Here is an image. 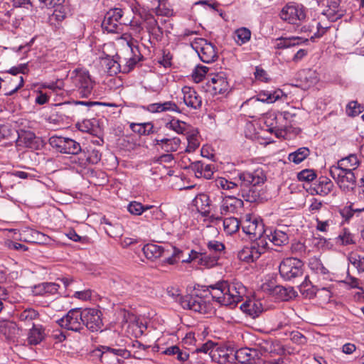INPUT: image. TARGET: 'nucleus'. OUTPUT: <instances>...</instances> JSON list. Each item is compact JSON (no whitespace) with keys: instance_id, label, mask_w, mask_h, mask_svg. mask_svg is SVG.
<instances>
[{"instance_id":"1","label":"nucleus","mask_w":364,"mask_h":364,"mask_svg":"<svg viewBox=\"0 0 364 364\" xmlns=\"http://www.w3.org/2000/svg\"><path fill=\"white\" fill-rule=\"evenodd\" d=\"M238 181H229L225 178H218L213 181L215 186L223 190L238 191V196L246 201L254 203L260 198V186L266 181V176L262 169L254 171H243L237 176Z\"/></svg>"},{"instance_id":"2","label":"nucleus","mask_w":364,"mask_h":364,"mask_svg":"<svg viewBox=\"0 0 364 364\" xmlns=\"http://www.w3.org/2000/svg\"><path fill=\"white\" fill-rule=\"evenodd\" d=\"M204 292H208L213 300L223 306H235L246 295V287L238 281L229 282L220 280L215 284L204 286Z\"/></svg>"},{"instance_id":"3","label":"nucleus","mask_w":364,"mask_h":364,"mask_svg":"<svg viewBox=\"0 0 364 364\" xmlns=\"http://www.w3.org/2000/svg\"><path fill=\"white\" fill-rule=\"evenodd\" d=\"M142 251L148 259L154 260L161 257H164V263L168 264H176L181 259L182 251L174 246L166 245V246L156 244H146Z\"/></svg>"},{"instance_id":"4","label":"nucleus","mask_w":364,"mask_h":364,"mask_svg":"<svg viewBox=\"0 0 364 364\" xmlns=\"http://www.w3.org/2000/svg\"><path fill=\"white\" fill-rule=\"evenodd\" d=\"M72 83V90L76 92L80 97H89L92 92L94 82L88 71L76 69L70 78Z\"/></svg>"},{"instance_id":"5","label":"nucleus","mask_w":364,"mask_h":364,"mask_svg":"<svg viewBox=\"0 0 364 364\" xmlns=\"http://www.w3.org/2000/svg\"><path fill=\"white\" fill-rule=\"evenodd\" d=\"M281 277L286 281H294L304 274V263L296 257L284 259L279 267Z\"/></svg>"},{"instance_id":"6","label":"nucleus","mask_w":364,"mask_h":364,"mask_svg":"<svg viewBox=\"0 0 364 364\" xmlns=\"http://www.w3.org/2000/svg\"><path fill=\"white\" fill-rule=\"evenodd\" d=\"M291 116L288 112L267 113L264 116V124L269 132L274 133L278 138L282 137L286 133V122Z\"/></svg>"},{"instance_id":"7","label":"nucleus","mask_w":364,"mask_h":364,"mask_svg":"<svg viewBox=\"0 0 364 364\" xmlns=\"http://www.w3.org/2000/svg\"><path fill=\"white\" fill-rule=\"evenodd\" d=\"M62 328L74 332H81L84 329L82 310L80 308L70 309L65 316L58 321Z\"/></svg>"},{"instance_id":"8","label":"nucleus","mask_w":364,"mask_h":364,"mask_svg":"<svg viewBox=\"0 0 364 364\" xmlns=\"http://www.w3.org/2000/svg\"><path fill=\"white\" fill-rule=\"evenodd\" d=\"M268 243L265 240L255 241L238 252L240 260L250 263L257 260L267 250Z\"/></svg>"},{"instance_id":"9","label":"nucleus","mask_w":364,"mask_h":364,"mask_svg":"<svg viewBox=\"0 0 364 364\" xmlns=\"http://www.w3.org/2000/svg\"><path fill=\"white\" fill-rule=\"evenodd\" d=\"M329 172L342 191L345 192L354 191L356 187V178L353 171H345L337 168H330Z\"/></svg>"},{"instance_id":"10","label":"nucleus","mask_w":364,"mask_h":364,"mask_svg":"<svg viewBox=\"0 0 364 364\" xmlns=\"http://www.w3.org/2000/svg\"><path fill=\"white\" fill-rule=\"evenodd\" d=\"M191 47L196 50L200 60L204 63H212L218 58L215 46L205 38H196L191 43Z\"/></svg>"},{"instance_id":"11","label":"nucleus","mask_w":364,"mask_h":364,"mask_svg":"<svg viewBox=\"0 0 364 364\" xmlns=\"http://www.w3.org/2000/svg\"><path fill=\"white\" fill-rule=\"evenodd\" d=\"M49 144L62 154L76 155L82 150L80 144L70 138L53 136L49 139Z\"/></svg>"},{"instance_id":"12","label":"nucleus","mask_w":364,"mask_h":364,"mask_svg":"<svg viewBox=\"0 0 364 364\" xmlns=\"http://www.w3.org/2000/svg\"><path fill=\"white\" fill-rule=\"evenodd\" d=\"M179 302L183 309L200 314H205L210 309V304L206 302L203 296L198 294L180 296Z\"/></svg>"},{"instance_id":"13","label":"nucleus","mask_w":364,"mask_h":364,"mask_svg":"<svg viewBox=\"0 0 364 364\" xmlns=\"http://www.w3.org/2000/svg\"><path fill=\"white\" fill-rule=\"evenodd\" d=\"M243 232L250 236L252 240L258 241L265 240L263 238L264 234L266 235L267 230H264V225L262 220L252 218L247 216L242 226Z\"/></svg>"},{"instance_id":"14","label":"nucleus","mask_w":364,"mask_h":364,"mask_svg":"<svg viewBox=\"0 0 364 364\" xmlns=\"http://www.w3.org/2000/svg\"><path fill=\"white\" fill-rule=\"evenodd\" d=\"M279 16L289 23L296 24L306 18V14L302 5L289 3L282 9Z\"/></svg>"},{"instance_id":"15","label":"nucleus","mask_w":364,"mask_h":364,"mask_svg":"<svg viewBox=\"0 0 364 364\" xmlns=\"http://www.w3.org/2000/svg\"><path fill=\"white\" fill-rule=\"evenodd\" d=\"M102 313L96 309H85L82 310L84 327L92 332L100 331L103 323Z\"/></svg>"},{"instance_id":"16","label":"nucleus","mask_w":364,"mask_h":364,"mask_svg":"<svg viewBox=\"0 0 364 364\" xmlns=\"http://www.w3.org/2000/svg\"><path fill=\"white\" fill-rule=\"evenodd\" d=\"M243 205L242 200L232 196H225L220 203V212L224 215L238 213L242 210Z\"/></svg>"},{"instance_id":"17","label":"nucleus","mask_w":364,"mask_h":364,"mask_svg":"<svg viewBox=\"0 0 364 364\" xmlns=\"http://www.w3.org/2000/svg\"><path fill=\"white\" fill-rule=\"evenodd\" d=\"M206 84L215 95L223 94L229 89V83L223 73L208 76Z\"/></svg>"},{"instance_id":"18","label":"nucleus","mask_w":364,"mask_h":364,"mask_svg":"<svg viewBox=\"0 0 364 364\" xmlns=\"http://www.w3.org/2000/svg\"><path fill=\"white\" fill-rule=\"evenodd\" d=\"M185 105L193 109H200L202 106V97L193 87L185 86L182 88Z\"/></svg>"},{"instance_id":"19","label":"nucleus","mask_w":364,"mask_h":364,"mask_svg":"<svg viewBox=\"0 0 364 364\" xmlns=\"http://www.w3.org/2000/svg\"><path fill=\"white\" fill-rule=\"evenodd\" d=\"M342 0H326L328 9L322 12L331 22L341 18L345 14V10L341 7Z\"/></svg>"},{"instance_id":"20","label":"nucleus","mask_w":364,"mask_h":364,"mask_svg":"<svg viewBox=\"0 0 364 364\" xmlns=\"http://www.w3.org/2000/svg\"><path fill=\"white\" fill-rule=\"evenodd\" d=\"M154 144L158 149L166 152H174L178 149L181 139L178 137L156 138L154 140Z\"/></svg>"},{"instance_id":"21","label":"nucleus","mask_w":364,"mask_h":364,"mask_svg":"<svg viewBox=\"0 0 364 364\" xmlns=\"http://www.w3.org/2000/svg\"><path fill=\"white\" fill-rule=\"evenodd\" d=\"M128 45L132 53V56L130 57L129 59H121L122 63H124L121 72L124 73L130 72L135 67L136 63L143 58V56L139 53L138 46H134L132 43H128Z\"/></svg>"},{"instance_id":"22","label":"nucleus","mask_w":364,"mask_h":364,"mask_svg":"<svg viewBox=\"0 0 364 364\" xmlns=\"http://www.w3.org/2000/svg\"><path fill=\"white\" fill-rule=\"evenodd\" d=\"M240 309L252 318H256L263 311V306L259 300L252 299L242 304Z\"/></svg>"},{"instance_id":"23","label":"nucleus","mask_w":364,"mask_h":364,"mask_svg":"<svg viewBox=\"0 0 364 364\" xmlns=\"http://www.w3.org/2000/svg\"><path fill=\"white\" fill-rule=\"evenodd\" d=\"M21 235L23 241L26 242L41 244L46 243L49 240V237L46 235L30 228L22 230Z\"/></svg>"},{"instance_id":"24","label":"nucleus","mask_w":364,"mask_h":364,"mask_svg":"<svg viewBox=\"0 0 364 364\" xmlns=\"http://www.w3.org/2000/svg\"><path fill=\"white\" fill-rule=\"evenodd\" d=\"M16 317L18 322L21 323V327L25 326H33L34 321L38 319L39 317V313L32 308L26 309L16 313Z\"/></svg>"},{"instance_id":"25","label":"nucleus","mask_w":364,"mask_h":364,"mask_svg":"<svg viewBox=\"0 0 364 364\" xmlns=\"http://www.w3.org/2000/svg\"><path fill=\"white\" fill-rule=\"evenodd\" d=\"M68 9L65 5L58 4L54 6V11L52 14L49 15L48 23L58 28L62 21L67 17Z\"/></svg>"},{"instance_id":"26","label":"nucleus","mask_w":364,"mask_h":364,"mask_svg":"<svg viewBox=\"0 0 364 364\" xmlns=\"http://www.w3.org/2000/svg\"><path fill=\"white\" fill-rule=\"evenodd\" d=\"M46 337L45 328L41 324H33L28 333L27 341L29 345L36 346Z\"/></svg>"},{"instance_id":"27","label":"nucleus","mask_w":364,"mask_h":364,"mask_svg":"<svg viewBox=\"0 0 364 364\" xmlns=\"http://www.w3.org/2000/svg\"><path fill=\"white\" fill-rule=\"evenodd\" d=\"M191 168L194 171L197 178H205L210 179L213 174V167L211 164H205L202 161H198L191 164Z\"/></svg>"},{"instance_id":"28","label":"nucleus","mask_w":364,"mask_h":364,"mask_svg":"<svg viewBox=\"0 0 364 364\" xmlns=\"http://www.w3.org/2000/svg\"><path fill=\"white\" fill-rule=\"evenodd\" d=\"M266 237L275 246H283L289 242V236L284 231L280 230H267Z\"/></svg>"},{"instance_id":"29","label":"nucleus","mask_w":364,"mask_h":364,"mask_svg":"<svg viewBox=\"0 0 364 364\" xmlns=\"http://www.w3.org/2000/svg\"><path fill=\"white\" fill-rule=\"evenodd\" d=\"M359 164L358 156L355 154H350L348 156L339 160L336 165H333L331 168H337L345 171H353L358 168Z\"/></svg>"},{"instance_id":"30","label":"nucleus","mask_w":364,"mask_h":364,"mask_svg":"<svg viewBox=\"0 0 364 364\" xmlns=\"http://www.w3.org/2000/svg\"><path fill=\"white\" fill-rule=\"evenodd\" d=\"M119 60L111 58L109 55H106L105 57H101V64L104 66L110 75L117 74L122 71V61L120 58L117 57Z\"/></svg>"},{"instance_id":"31","label":"nucleus","mask_w":364,"mask_h":364,"mask_svg":"<svg viewBox=\"0 0 364 364\" xmlns=\"http://www.w3.org/2000/svg\"><path fill=\"white\" fill-rule=\"evenodd\" d=\"M257 353L255 350L243 348L237 350L235 353V358L241 364H252L255 362Z\"/></svg>"},{"instance_id":"32","label":"nucleus","mask_w":364,"mask_h":364,"mask_svg":"<svg viewBox=\"0 0 364 364\" xmlns=\"http://www.w3.org/2000/svg\"><path fill=\"white\" fill-rule=\"evenodd\" d=\"M259 100L267 103H273L279 100H286L287 95L280 89L266 90L259 93Z\"/></svg>"},{"instance_id":"33","label":"nucleus","mask_w":364,"mask_h":364,"mask_svg":"<svg viewBox=\"0 0 364 364\" xmlns=\"http://www.w3.org/2000/svg\"><path fill=\"white\" fill-rule=\"evenodd\" d=\"M193 205L196 207L198 212L206 216L209 213V207L210 200L209 196L205 193H200L196 196L193 200Z\"/></svg>"},{"instance_id":"34","label":"nucleus","mask_w":364,"mask_h":364,"mask_svg":"<svg viewBox=\"0 0 364 364\" xmlns=\"http://www.w3.org/2000/svg\"><path fill=\"white\" fill-rule=\"evenodd\" d=\"M196 351L197 353L208 354L210 358L215 361L218 359V356H221L219 353V347L210 341H208L200 347H198Z\"/></svg>"},{"instance_id":"35","label":"nucleus","mask_w":364,"mask_h":364,"mask_svg":"<svg viewBox=\"0 0 364 364\" xmlns=\"http://www.w3.org/2000/svg\"><path fill=\"white\" fill-rule=\"evenodd\" d=\"M146 28L149 33L156 37L160 36L163 33L162 28L159 26L157 21L151 14H146L144 16Z\"/></svg>"},{"instance_id":"36","label":"nucleus","mask_w":364,"mask_h":364,"mask_svg":"<svg viewBox=\"0 0 364 364\" xmlns=\"http://www.w3.org/2000/svg\"><path fill=\"white\" fill-rule=\"evenodd\" d=\"M166 127L179 134L186 135L193 128L185 122L173 119L166 124Z\"/></svg>"},{"instance_id":"37","label":"nucleus","mask_w":364,"mask_h":364,"mask_svg":"<svg viewBox=\"0 0 364 364\" xmlns=\"http://www.w3.org/2000/svg\"><path fill=\"white\" fill-rule=\"evenodd\" d=\"M23 83L24 80L22 75L11 77L4 87L5 95L11 96L16 93L23 87Z\"/></svg>"},{"instance_id":"38","label":"nucleus","mask_w":364,"mask_h":364,"mask_svg":"<svg viewBox=\"0 0 364 364\" xmlns=\"http://www.w3.org/2000/svg\"><path fill=\"white\" fill-rule=\"evenodd\" d=\"M277 44L275 48L277 49H285L290 47L296 46L301 43L308 41V39L302 41L301 38L299 37H291V38H278L277 40Z\"/></svg>"},{"instance_id":"39","label":"nucleus","mask_w":364,"mask_h":364,"mask_svg":"<svg viewBox=\"0 0 364 364\" xmlns=\"http://www.w3.org/2000/svg\"><path fill=\"white\" fill-rule=\"evenodd\" d=\"M94 356L98 357L101 362L107 364H117V363L122 362L120 359L114 358L112 354L109 352L102 349V347H98L92 351Z\"/></svg>"},{"instance_id":"40","label":"nucleus","mask_w":364,"mask_h":364,"mask_svg":"<svg viewBox=\"0 0 364 364\" xmlns=\"http://www.w3.org/2000/svg\"><path fill=\"white\" fill-rule=\"evenodd\" d=\"M19 331V327L16 323L14 321H4L0 325V332L3 333L7 338L15 337Z\"/></svg>"},{"instance_id":"41","label":"nucleus","mask_w":364,"mask_h":364,"mask_svg":"<svg viewBox=\"0 0 364 364\" xmlns=\"http://www.w3.org/2000/svg\"><path fill=\"white\" fill-rule=\"evenodd\" d=\"M333 187L332 181L327 177L322 176L319 178L314 189L318 194L326 196L331 191Z\"/></svg>"},{"instance_id":"42","label":"nucleus","mask_w":364,"mask_h":364,"mask_svg":"<svg viewBox=\"0 0 364 364\" xmlns=\"http://www.w3.org/2000/svg\"><path fill=\"white\" fill-rule=\"evenodd\" d=\"M131 129L139 135H149L154 133V127L151 122L132 123Z\"/></svg>"},{"instance_id":"43","label":"nucleus","mask_w":364,"mask_h":364,"mask_svg":"<svg viewBox=\"0 0 364 364\" xmlns=\"http://www.w3.org/2000/svg\"><path fill=\"white\" fill-rule=\"evenodd\" d=\"M198 132L194 128L186 134L188 145L186 151L191 153L195 151L200 146V141L198 137Z\"/></svg>"},{"instance_id":"44","label":"nucleus","mask_w":364,"mask_h":364,"mask_svg":"<svg viewBox=\"0 0 364 364\" xmlns=\"http://www.w3.org/2000/svg\"><path fill=\"white\" fill-rule=\"evenodd\" d=\"M309 154L310 151L307 147H301L295 151L290 153L288 156V159L296 164H299L309 156Z\"/></svg>"},{"instance_id":"45","label":"nucleus","mask_w":364,"mask_h":364,"mask_svg":"<svg viewBox=\"0 0 364 364\" xmlns=\"http://www.w3.org/2000/svg\"><path fill=\"white\" fill-rule=\"evenodd\" d=\"M251 38V31L250 29L242 27L234 32V39L238 46H242L247 43Z\"/></svg>"},{"instance_id":"46","label":"nucleus","mask_w":364,"mask_h":364,"mask_svg":"<svg viewBox=\"0 0 364 364\" xmlns=\"http://www.w3.org/2000/svg\"><path fill=\"white\" fill-rule=\"evenodd\" d=\"M149 208L144 210V218L148 221L159 220L164 218V213L159 207L146 205Z\"/></svg>"},{"instance_id":"47","label":"nucleus","mask_w":364,"mask_h":364,"mask_svg":"<svg viewBox=\"0 0 364 364\" xmlns=\"http://www.w3.org/2000/svg\"><path fill=\"white\" fill-rule=\"evenodd\" d=\"M224 230L228 235L236 232L240 228V222L236 218H227L223 220Z\"/></svg>"},{"instance_id":"48","label":"nucleus","mask_w":364,"mask_h":364,"mask_svg":"<svg viewBox=\"0 0 364 364\" xmlns=\"http://www.w3.org/2000/svg\"><path fill=\"white\" fill-rule=\"evenodd\" d=\"M207 247L212 255H218V257L225 253V245L217 240H210L207 243Z\"/></svg>"},{"instance_id":"49","label":"nucleus","mask_w":364,"mask_h":364,"mask_svg":"<svg viewBox=\"0 0 364 364\" xmlns=\"http://www.w3.org/2000/svg\"><path fill=\"white\" fill-rule=\"evenodd\" d=\"M120 24L111 20L109 16H105L102 23V27L108 33H117L119 29Z\"/></svg>"},{"instance_id":"50","label":"nucleus","mask_w":364,"mask_h":364,"mask_svg":"<svg viewBox=\"0 0 364 364\" xmlns=\"http://www.w3.org/2000/svg\"><path fill=\"white\" fill-rule=\"evenodd\" d=\"M218 260V255H209L206 252H203L200 260H198V264L210 268L216 265Z\"/></svg>"},{"instance_id":"51","label":"nucleus","mask_w":364,"mask_h":364,"mask_svg":"<svg viewBox=\"0 0 364 364\" xmlns=\"http://www.w3.org/2000/svg\"><path fill=\"white\" fill-rule=\"evenodd\" d=\"M100 347H102V349L109 352L111 354H112V356L116 358H118V357H121L124 359H127L131 357V353L127 349H117L105 346H100Z\"/></svg>"},{"instance_id":"52","label":"nucleus","mask_w":364,"mask_h":364,"mask_svg":"<svg viewBox=\"0 0 364 364\" xmlns=\"http://www.w3.org/2000/svg\"><path fill=\"white\" fill-rule=\"evenodd\" d=\"M15 131L8 124L0 123V142L6 140H11L14 137Z\"/></svg>"},{"instance_id":"53","label":"nucleus","mask_w":364,"mask_h":364,"mask_svg":"<svg viewBox=\"0 0 364 364\" xmlns=\"http://www.w3.org/2000/svg\"><path fill=\"white\" fill-rule=\"evenodd\" d=\"M364 107L356 101L350 102L346 106V113L348 116L355 117L362 113Z\"/></svg>"},{"instance_id":"54","label":"nucleus","mask_w":364,"mask_h":364,"mask_svg":"<svg viewBox=\"0 0 364 364\" xmlns=\"http://www.w3.org/2000/svg\"><path fill=\"white\" fill-rule=\"evenodd\" d=\"M274 293L278 295L281 300H289L291 296V293L294 291L292 287L286 288L282 286H276L273 290Z\"/></svg>"},{"instance_id":"55","label":"nucleus","mask_w":364,"mask_h":364,"mask_svg":"<svg viewBox=\"0 0 364 364\" xmlns=\"http://www.w3.org/2000/svg\"><path fill=\"white\" fill-rule=\"evenodd\" d=\"M348 260L357 269L358 272H364V257L357 254H351L348 257Z\"/></svg>"},{"instance_id":"56","label":"nucleus","mask_w":364,"mask_h":364,"mask_svg":"<svg viewBox=\"0 0 364 364\" xmlns=\"http://www.w3.org/2000/svg\"><path fill=\"white\" fill-rule=\"evenodd\" d=\"M148 208V207L137 201H132L127 206L128 211L134 215H141Z\"/></svg>"},{"instance_id":"57","label":"nucleus","mask_w":364,"mask_h":364,"mask_svg":"<svg viewBox=\"0 0 364 364\" xmlns=\"http://www.w3.org/2000/svg\"><path fill=\"white\" fill-rule=\"evenodd\" d=\"M18 138H20L25 145L28 147H33L34 144L36 143V135L33 132L26 131L23 132L21 134H18Z\"/></svg>"},{"instance_id":"58","label":"nucleus","mask_w":364,"mask_h":364,"mask_svg":"<svg viewBox=\"0 0 364 364\" xmlns=\"http://www.w3.org/2000/svg\"><path fill=\"white\" fill-rule=\"evenodd\" d=\"M297 178L299 181L309 183L316 178V173L312 169H304L298 173Z\"/></svg>"},{"instance_id":"59","label":"nucleus","mask_w":364,"mask_h":364,"mask_svg":"<svg viewBox=\"0 0 364 364\" xmlns=\"http://www.w3.org/2000/svg\"><path fill=\"white\" fill-rule=\"evenodd\" d=\"M208 70H209V68L206 66H203V65L196 66L193 73V77L194 78L195 81H196V82L201 81Z\"/></svg>"},{"instance_id":"60","label":"nucleus","mask_w":364,"mask_h":364,"mask_svg":"<svg viewBox=\"0 0 364 364\" xmlns=\"http://www.w3.org/2000/svg\"><path fill=\"white\" fill-rule=\"evenodd\" d=\"M338 240L343 245H348L355 243L353 235L346 229L343 230V232L338 235Z\"/></svg>"},{"instance_id":"61","label":"nucleus","mask_w":364,"mask_h":364,"mask_svg":"<svg viewBox=\"0 0 364 364\" xmlns=\"http://www.w3.org/2000/svg\"><path fill=\"white\" fill-rule=\"evenodd\" d=\"M28 72L27 63H21L17 66H14L8 70L12 77L19 76L18 74H26Z\"/></svg>"},{"instance_id":"62","label":"nucleus","mask_w":364,"mask_h":364,"mask_svg":"<svg viewBox=\"0 0 364 364\" xmlns=\"http://www.w3.org/2000/svg\"><path fill=\"white\" fill-rule=\"evenodd\" d=\"M162 112H174L177 113H181V111L178 107V105L173 101H166L164 102H161Z\"/></svg>"},{"instance_id":"63","label":"nucleus","mask_w":364,"mask_h":364,"mask_svg":"<svg viewBox=\"0 0 364 364\" xmlns=\"http://www.w3.org/2000/svg\"><path fill=\"white\" fill-rule=\"evenodd\" d=\"M102 154L96 149H92L89 151L87 160L90 164H97L101 160Z\"/></svg>"},{"instance_id":"64","label":"nucleus","mask_w":364,"mask_h":364,"mask_svg":"<svg viewBox=\"0 0 364 364\" xmlns=\"http://www.w3.org/2000/svg\"><path fill=\"white\" fill-rule=\"evenodd\" d=\"M290 339L295 343L303 345L306 343V337L299 331H292L290 333Z\"/></svg>"}]
</instances>
